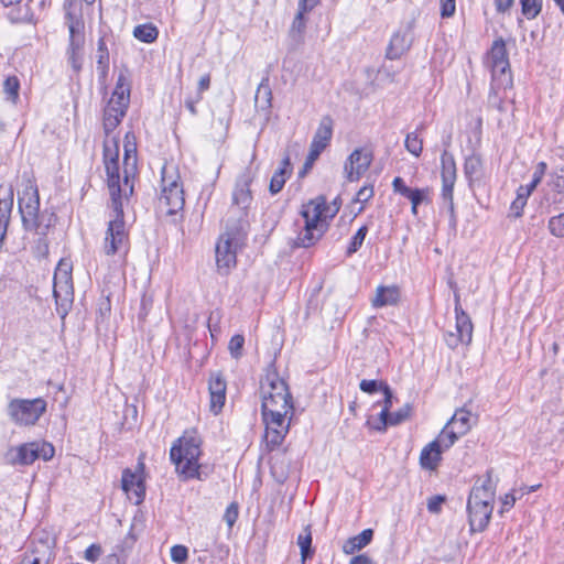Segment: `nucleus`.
<instances>
[{"label":"nucleus","instance_id":"1","mask_svg":"<svg viewBox=\"0 0 564 564\" xmlns=\"http://www.w3.org/2000/svg\"><path fill=\"white\" fill-rule=\"evenodd\" d=\"M282 380L280 379L276 367V355L274 359L268 365L264 376L260 380V394H261V412L262 421L265 426L264 430V444L270 454L276 453L279 458L280 446L282 444V413L275 406L278 404L276 398L282 395ZM274 455H271L269 463L271 464L272 475L278 473L276 463H273Z\"/></svg>","mask_w":564,"mask_h":564},{"label":"nucleus","instance_id":"2","mask_svg":"<svg viewBox=\"0 0 564 564\" xmlns=\"http://www.w3.org/2000/svg\"><path fill=\"white\" fill-rule=\"evenodd\" d=\"M105 167L110 194L109 207L112 209V213L105 232L104 251L107 256H113L120 252L126 253L129 249V234L124 224V195L121 193L118 152L115 153V156L108 158L107 150L105 151Z\"/></svg>","mask_w":564,"mask_h":564},{"label":"nucleus","instance_id":"3","mask_svg":"<svg viewBox=\"0 0 564 564\" xmlns=\"http://www.w3.org/2000/svg\"><path fill=\"white\" fill-rule=\"evenodd\" d=\"M339 212V206H330L324 196H318L306 205H303L302 217L304 230L294 240V247L307 248L314 245L324 235L328 227V220Z\"/></svg>","mask_w":564,"mask_h":564},{"label":"nucleus","instance_id":"4","mask_svg":"<svg viewBox=\"0 0 564 564\" xmlns=\"http://www.w3.org/2000/svg\"><path fill=\"white\" fill-rule=\"evenodd\" d=\"M247 220H239L235 224L227 221L225 231L219 236L216 243V264L223 275H227L237 264V252L247 239Z\"/></svg>","mask_w":564,"mask_h":564},{"label":"nucleus","instance_id":"5","mask_svg":"<svg viewBox=\"0 0 564 564\" xmlns=\"http://www.w3.org/2000/svg\"><path fill=\"white\" fill-rule=\"evenodd\" d=\"M200 453L199 437L187 432L171 447V460L184 479L199 478L198 458Z\"/></svg>","mask_w":564,"mask_h":564},{"label":"nucleus","instance_id":"6","mask_svg":"<svg viewBox=\"0 0 564 564\" xmlns=\"http://www.w3.org/2000/svg\"><path fill=\"white\" fill-rule=\"evenodd\" d=\"M161 184L162 191L158 203L159 209L166 215H175L183 210L185 198L180 175L163 167Z\"/></svg>","mask_w":564,"mask_h":564},{"label":"nucleus","instance_id":"7","mask_svg":"<svg viewBox=\"0 0 564 564\" xmlns=\"http://www.w3.org/2000/svg\"><path fill=\"white\" fill-rule=\"evenodd\" d=\"M47 403L43 398L11 399L7 406L9 419L19 426H33L46 412Z\"/></svg>","mask_w":564,"mask_h":564},{"label":"nucleus","instance_id":"8","mask_svg":"<svg viewBox=\"0 0 564 564\" xmlns=\"http://www.w3.org/2000/svg\"><path fill=\"white\" fill-rule=\"evenodd\" d=\"M55 449L47 442H30L19 446L10 447L4 459L10 465L28 466L33 464L37 458L50 460L54 456Z\"/></svg>","mask_w":564,"mask_h":564},{"label":"nucleus","instance_id":"9","mask_svg":"<svg viewBox=\"0 0 564 564\" xmlns=\"http://www.w3.org/2000/svg\"><path fill=\"white\" fill-rule=\"evenodd\" d=\"M488 64L494 82L502 87H508L512 84L508 52L502 37L494 41L488 53Z\"/></svg>","mask_w":564,"mask_h":564},{"label":"nucleus","instance_id":"10","mask_svg":"<svg viewBox=\"0 0 564 564\" xmlns=\"http://www.w3.org/2000/svg\"><path fill=\"white\" fill-rule=\"evenodd\" d=\"M417 17L419 13L413 12L411 19L392 34L386 51L387 58L398 59L410 50L414 41V29Z\"/></svg>","mask_w":564,"mask_h":564},{"label":"nucleus","instance_id":"11","mask_svg":"<svg viewBox=\"0 0 564 564\" xmlns=\"http://www.w3.org/2000/svg\"><path fill=\"white\" fill-rule=\"evenodd\" d=\"M253 180V173L250 169H246L238 177L232 192V205L230 214L238 216V220H245L247 209L252 202L250 184Z\"/></svg>","mask_w":564,"mask_h":564},{"label":"nucleus","instance_id":"12","mask_svg":"<svg viewBox=\"0 0 564 564\" xmlns=\"http://www.w3.org/2000/svg\"><path fill=\"white\" fill-rule=\"evenodd\" d=\"M319 2L321 0H299L297 10L289 31V37L293 47H296L303 42L306 26V13L312 11Z\"/></svg>","mask_w":564,"mask_h":564},{"label":"nucleus","instance_id":"13","mask_svg":"<svg viewBox=\"0 0 564 564\" xmlns=\"http://www.w3.org/2000/svg\"><path fill=\"white\" fill-rule=\"evenodd\" d=\"M22 226L26 231H32L37 236H47L48 230L54 227L56 215L47 209H35L31 216L21 215Z\"/></svg>","mask_w":564,"mask_h":564},{"label":"nucleus","instance_id":"14","mask_svg":"<svg viewBox=\"0 0 564 564\" xmlns=\"http://www.w3.org/2000/svg\"><path fill=\"white\" fill-rule=\"evenodd\" d=\"M372 161V154L364 149H356L348 156L344 171L349 182L358 181L369 169Z\"/></svg>","mask_w":564,"mask_h":564},{"label":"nucleus","instance_id":"15","mask_svg":"<svg viewBox=\"0 0 564 564\" xmlns=\"http://www.w3.org/2000/svg\"><path fill=\"white\" fill-rule=\"evenodd\" d=\"M137 169V148L134 143L127 142L124 144L123 158V177H120L121 193L124 198L133 194V176Z\"/></svg>","mask_w":564,"mask_h":564},{"label":"nucleus","instance_id":"16","mask_svg":"<svg viewBox=\"0 0 564 564\" xmlns=\"http://www.w3.org/2000/svg\"><path fill=\"white\" fill-rule=\"evenodd\" d=\"M18 207L21 215L28 216L40 208V195L35 181L25 178L22 182V188L18 191Z\"/></svg>","mask_w":564,"mask_h":564},{"label":"nucleus","instance_id":"17","mask_svg":"<svg viewBox=\"0 0 564 564\" xmlns=\"http://www.w3.org/2000/svg\"><path fill=\"white\" fill-rule=\"evenodd\" d=\"M73 265L67 259H62L54 272V296L56 299L61 296L68 297L73 294V278H72Z\"/></svg>","mask_w":564,"mask_h":564},{"label":"nucleus","instance_id":"18","mask_svg":"<svg viewBox=\"0 0 564 564\" xmlns=\"http://www.w3.org/2000/svg\"><path fill=\"white\" fill-rule=\"evenodd\" d=\"M54 542L50 536L45 539H33L31 549L24 556L30 558L33 564H50L54 560Z\"/></svg>","mask_w":564,"mask_h":564},{"label":"nucleus","instance_id":"19","mask_svg":"<svg viewBox=\"0 0 564 564\" xmlns=\"http://www.w3.org/2000/svg\"><path fill=\"white\" fill-rule=\"evenodd\" d=\"M333 119L329 116H324L315 131L313 140L310 145V151L321 155V153L328 147L333 135Z\"/></svg>","mask_w":564,"mask_h":564},{"label":"nucleus","instance_id":"20","mask_svg":"<svg viewBox=\"0 0 564 564\" xmlns=\"http://www.w3.org/2000/svg\"><path fill=\"white\" fill-rule=\"evenodd\" d=\"M117 99H109L104 109V130L106 135H109L124 118L129 105L117 104Z\"/></svg>","mask_w":564,"mask_h":564},{"label":"nucleus","instance_id":"21","mask_svg":"<svg viewBox=\"0 0 564 564\" xmlns=\"http://www.w3.org/2000/svg\"><path fill=\"white\" fill-rule=\"evenodd\" d=\"M96 70L98 75V83L100 87L106 90L107 89V79L109 74V48L107 46V40L105 36H100L97 41V51H96Z\"/></svg>","mask_w":564,"mask_h":564},{"label":"nucleus","instance_id":"22","mask_svg":"<svg viewBox=\"0 0 564 564\" xmlns=\"http://www.w3.org/2000/svg\"><path fill=\"white\" fill-rule=\"evenodd\" d=\"M210 411L218 414L226 400V381L220 373H214L209 379Z\"/></svg>","mask_w":564,"mask_h":564},{"label":"nucleus","instance_id":"23","mask_svg":"<svg viewBox=\"0 0 564 564\" xmlns=\"http://www.w3.org/2000/svg\"><path fill=\"white\" fill-rule=\"evenodd\" d=\"M492 509V505L471 506L467 503L469 525L473 532H480L486 529L491 518Z\"/></svg>","mask_w":564,"mask_h":564},{"label":"nucleus","instance_id":"24","mask_svg":"<svg viewBox=\"0 0 564 564\" xmlns=\"http://www.w3.org/2000/svg\"><path fill=\"white\" fill-rule=\"evenodd\" d=\"M122 489L127 492V495H133L135 498V503H140L144 498V485L142 479L132 473L130 469H126L122 473Z\"/></svg>","mask_w":564,"mask_h":564},{"label":"nucleus","instance_id":"25","mask_svg":"<svg viewBox=\"0 0 564 564\" xmlns=\"http://www.w3.org/2000/svg\"><path fill=\"white\" fill-rule=\"evenodd\" d=\"M494 486L490 477L480 486H475L469 495L467 503L471 506L492 505L494 501Z\"/></svg>","mask_w":564,"mask_h":564},{"label":"nucleus","instance_id":"26","mask_svg":"<svg viewBox=\"0 0 564 564\" xmlns=\"http://www.w3.org/2000/svg\"><path fill=\"white\" fill-rule=\"evenodd\" d=\"M455 314L456 330L462 339V344H469L473 337V324L468 314L460 307L458 296H456Z\"/></svg>","mask_w":564,"mask_h":564},{"label":"nucleus","instance_id":"27","mask_svg":"<svg viewBox=\"0 0 564 564\" xmlns=\"http://www.w3.org/2000/svg\"><path fill=\"white\" fill-rule=\"evenodd\" d=\"M444 449L438 445V442L432 441L423 447L420 455V464L422 468L434 470L442 459Z\"/></svg>","mask_w":564,"mask_h":564},{"label":"nucleus","instance_id":"28","mask_svg":"<svg viewBox=\"0 0 564 564\" xmlns=\"http://www.w3.org/2000/svg\"><path fill=\"white\" fill-rule=\"evenodd\" d=\"M400 292L397 286H378L376 296L372 299L373 307H383L398 303Z\"/></svg>","mask_w":564,"mask_h":564},{"label":"nucleus","instance_id":"29","mask_svg":"<svg viewBox=\"0 0 564 564\" xmlns=\"http://www.w3.org/2000/svg\"><path fill=\"white\" fill-rule=\"evenodd\" d=\"M131 84L127 70H121L118 75L117 84L110 99H117V104H130Z\"/></svg>","mask_w":564,"mask_h":564},{"label":"nucleus","instance_id":"30","mask_svg":"<svg viewBox=\"0 0 564 564\" xmlns=\"http://www.w3.org/2000/svg\"><path fill=\"white\" fill-rule=\"evenodd\" d=\"M373 538L372 529H365L359 534L349 538L343 545V552L346 554H354L357 551L367 546Z\"/></svg>","mask_w":564,"mask_h":564},{"label":"nucleus","instance_id":"31","mask_svg":"<svg viewBox=\"0 0 564 564\" xmlns=\"http://www.w3.org/2000/svg\"><path fill=\"white\" fill-rule=\"evenodd\" d=\"M471 412L465 408L456 410L451 420L447 422L448 425L456 429L458 433L465 435L471 429Z\"/></svg>","mask_w":564,"mask_h":564},{"label":"nucleus","instance_id":"32","mask_svg":"<svg viewBox=\"0 0 564 564\" xmlns=\"http://www.w3.org/2000/svg\"><path fill=\"white\" fill-rule=\"evenodd\" d=\"M456 180H442V199L444 205L447 208V212L449 213L451 220L453 223L456 221L455 218V210H454V185Z\"/></svg>","mask_w":564,"mask_h":564},{"label":"nucleus","instance_id":"33","mask_svg":"<svg viewBox=\"0 0 564 564\" xmlns=\"http://www.w3.org/2000/svg\"><path fill=\"white\" fill-rule=\"evenodd\" d=\"M482 162L479 155L473 154L466 158L464 173L469 182L479 180L481 176Z\"/></svg>","mask_w":564,"mask_h":564},{"label":"nucleus","instance_id":"34","mask_svg":"<svg viewBox=\"0 0 564 564\" xmlns=\"http://www.w3.org/2000/svg\"><path fill=\"white\" fill-rule=\"evenodd\" d=\"M133 36L143 43H153L159 36V30L152 23L137 25Z\"/></svg>","mask_w":564,"mask_h":564},{"label":"nucleus","instance_id":"35","mask_svg":"<svg viewBox=\"0 0 564 564\" xmlns=\"http://www.w3.org/2000/svg\"><path fill=\"white\" fill-rule=\"evenodd\" d=\"M459 436H463V434L458 433L456 429L446 423L437 438L434 441L438 442V445L446 451L455 444Z\"/></svg>","mask_w":564,"mask_h":564},{"label":"nucleus","instance_id":"36","mask_svg":"<svg viewBox=\"0 0 564 564\" xmlns=\"http://www.w3.org/2000/svg\"><path fill=\"white\" fill-rule=\"evenodd\" d=\"M382 392H383V395H384V400H383V408L380 412V415H379V424L378 425H375L373 429L377 430V431H384L386 427H387V417L388 415L390 414V408L392 406V391L391 389L389 388V386H383L382 387Z\"/></svg>","mask_w":564,"mask_h":564},{"label":"nucleus","instance_id":"37","mask_svg":"<svg viewBox=\"0 0 564 564\" xmlns=\"http://www.w3.org/2000/svg\"><path fill=\"white\" fill-rule=\"evenodd\" d=\"M297 545L301 550V557L302 561L305 562L307 558H310L313 554L312 550V532L310 527H305L302 532L297 536Z\"/></svg>","mask_w":564,"mask_h":564},{"label":"nucleus","instance_id":"38","mask_svg":"<svg viewBox=\"0 0 564 564\" xmlns=\"http://www.w3.org/2000/svg\"><path fill=\"white\" fill-rule=\"evenodd\" d=\"M442 180H456V164L453 154L443 151L441 155Z\"/></svg>","mask_w":564,"mask_h":564},{"label":"nucleus","instance_id":"39","mask_svg":"<svg viewBox=\"0 0 564 564\" xmlns=\"http://www.w3.org/2000/svg\"><path fill=\"white\" fill-rule=\"evenodd\" d=\"M270 101H271L270 87H269L268 83L262 82L258 86V89L256 91V96H254L256 106L261 109H265L270 106Z\"/></svg>","mask_w":564,"mask_h":564},{"label":"nucleus","instance_id":"40","mask_svg":"<svg viewBox=\"0 0 564 564\" xmlns=\"http://www.w3.org/2000/svg\"><path fill=\"white\" fill-rule=\"evenodd\" d=\"M522 14L531 20L536 18L542 10V0H520Z\"/></svg>","mask_w":564,"mask_h":564},{"label":"nucleus","instance_id":"41","mask_svg":"<svg viewBox=\"0 0 564 564\" xmlns=\"http://www.w3.org/2000/svg\"><path fill=\"white\" fill-rule=\"evenodd\" d=\"M404 145L405 149L414 156L421 155L423 150V141L416 131L406 134Z\"/></svg>","mask_w":564,"mask_h":564},{"label":"nucleus","instance_id":"42","mask_svg":"<svg viewBox=\"0 0 564 564\" xmlns=\"http://www.w3.org/2000/svg\"><path fill=\"white\" fill-rule=\"evenodd\" d=\"M412 412L411 404L406 403L401 409L392 412L387 417V425H398L410 417Z\"/></svg>","mask_w":564,"mask_h":564},{"label":"nucleus","instance_id":"43","mask_svg":"<svg viewBox=\"0 0 564 564\" xmlns=\"http://www.w3.org/2000/svg\"><path fill=\"white\" fill-rule=\"evenodd\" d=\"M530 197L529 194H525V192H522L521 188L518 187L517 189V197L511 203L510 212L514 217H521L523 213V208L527 205L528 198Z\"/></svg>","mask_w":564,"mask_h":564},{"label":"nucleus","instance_id":"44","mask_svg":"<svg viewBox=\"0 0 564 564\" xmlns=\"http://www.w3.org/2000/svg\"><path fill=\"white\" fill-rule=\"evenodd\" d=\"M20 82L15 76H9L3 83V90L8 99L15 102L19 98Z\"/></svg>","mask_w":564,"mask_h":564},{"label":"nucleus","instance_id":"45","mask_svg":"<svg viewBox=\"0 0 564 564\" xmlns=\"http://www.w3.org/2000/svg\"><path fill=\"white\" fill-rule=\"evenodd\" d=\"M368 232V227L361 226L357 232L352 236L350 243L347 248V256H351L352 253L357 252L358 249L362 246L365 238Z\"/></svg>","mask_w":564,"mask_h":564},{"label":"nucleus","instance_id":"46","mask_svg":"<svg viewBox=\"0 0 564 564\" xmlns=\"http://www.w3.org/2000/svg\"><path fill=\"white\" fill-rule=\"evenodd\" d=\"M547 228L550 232L558 238L564 237V212L550 218Z\"/></svg>","mask_w":564,"mask_h":564},{"label":"nucleus","instance_id":"47","mask_svg":"<svg viewBox=\"0 0 564 564\" xmlns=\"http://www.w3.org/2000/svg\"><path fill=\"white\" fill-rule=\"evenodd\" d=\"M549 185L558 194H564V167H558L550 174Z\"/></svg>","mask_w":564,"mask_h":564},{"label":"nucleus","instance_id":"48","mask_svg":"<svg viewBox=\"0 0 564 564\" xmlns=\"http://www.w3.org/2000/svg\"><path fill=\"white\" fill-rule=\"evenodd\" d=\"M245 337L242 335H234L229 341L228 349L232 358L238 359L242 356Z\"/></svg>","mask_w":564,"mask_h":564},{"label":"nucleus","instance_id":"49","mask_svg":"<svg viewBox=\"0 0 564 564\" xmlns=\"http://www.w3.org/2000/svg\"><path fill=\"white\" fill-rule=\"evenodd\" d=\"M32 252L36 258H46L48 256V240L46 236H39L32 248Z\"/></svg>","mask_w":564,"mask_h":564},{"label":"nucleus","instance_id":"50","mask_svg":"<svg viewBox=\"0 0 564 564\" xmlns=\"http://www.w3.org/2000/svg\"><path fill=\"white\" fill-rule=\"evenodd\" d=\"M188 557V550L186 546L176 544L171 547V558L177 564H184Z\"/></svg>","mask_w":564,"mask_h":564},{"label":"nucleus","instance_id":"51","mask_svg":"<svg viewBox=\"0 0 564 564\" xmlns=\"http://www.w3.org/2000/svg\"><path fill=\"white\" fill-rule=\"evenodd\" d=\"M239 516V506L237 502H231L224 514V520L228 524L229 529L234 527Z\"/></svg>","mask_w":564,"mask_h":564},{"label":"nucleus","instance_id":"52","mask_svg":"<svg viewBox=\"0 0 564 564\" xmlns=\"http://www.w3.org/2000/svg\"><path fill=\"white\" fill-rule=\"evenodd\" d=\"M429 194V188H414L411 191L406 198L411 200L412 205H420L425 199H427Z\"/></svg>","mask_w":564,"mask_h":564},{"label":"nucleus","instance_id":"53","mask_svg":"<svg viewBox=\"0 0 564 564\" xmlns=\"http://www.w3.org/2000/svg\"><path fill=\"white\" fill-rule=\"evenodd\" d=\"M269 191L272 195L282 191V165L275 170L270 182Z\"/></svg>","mask_w":564,"mask_h":564},{"label":"nucleus","instance_id":"54","mask_svg":"<svg viewBox=\"0 0 564 564\" xmlns=\"http://www.w3.org/2000/svg\"><path fill=\"white\" fill-rule=\"evenodd\" d=\"M441 17L452 18L456 11V0H440Z\"/></svg>","mask_w":564,"mask_h":564},{"label":"nucleus","instance_id":"55","mask_svg":"<svg viewBox=\"0 0 564 564\" xmlns=\"http://www.w3.org/2000/svg\"><path fill=\"white\" fill-rule=\"evenodd\" d=\"M102 554V549L99 544L89 545L84 553V558L90 563H96Z\"/></svg>","mask_w":564,"mask_h":564},{"label":"nucleus","instance_id":"56","mask_svg":"<svg viewBox=\"0 0 564 564\" xmlns=\"http://www.w3.org/2000/svg\"><path fill=\"white\" fill-rule=\"evenodd\" d=\"M386 386L382 382H378L377 380H361L359 383V388L361 391L366 393H375L379 390H382V387Z\"/></svg>","mask_w":564,"mask_h":564},{"label":"nucleus","instance_id":"57","mask_svg":"<svg viewBox=\"0 0 564 564\" xmlns=\"http://www.w3.org/2000/svg\"><path fill=\"white\" fill-rule=\"evenodd\" d=\"M375 194L372 185L362 186L356 194L355 200L361 204L367 203Z\"/></svg>","mask_w":564,"mask_h":564},{"label":"nucleus","instance_id":"58","mask_svg":"<svg viewBox=\"0 0 564 564\" xmlns=\"http://www.w3.org/2000/svg\"><path fill=\"white\" fill-rule=\"evenodd\" d=\"M283 402H284V408H289L292 411L290 416H289V410L284 411V420L288 417L289 421L291 422L292 419H293V415H294V402H293L292 394L289 392V388H288V386L285 383H284V399H283Z\"/></svg>","mask_w":564,"mask_h":564},{"label":"nucleus","instance_id":"59","mask_svg":"<svg viewBox=\"0 0 564 564\" xmlns=\"http://www.w3.org/2000/svg\"><path fill=\"white\" fill-rule=\"evenodd\" d=\"M318 154H316L315 152H312L310 151L307 156H306V160L303 164V167L299 171V177H304L308 171L313 167L315 161L318 159Z\"/></svg>","mask_w":564,"mask_h":564},{"label":"nucleus","instance_id":"60","mask_svg":"<svg viewBox=\"0 0 564 564\" xmlns=\"http://www.w3.org/2000/svg\"><path fill=\"white\" fill-rule=\"evenodd\" d=\"M521 497L518 489H513L511 492L506 494L502 498V509L501 512L509 510L513 507L516 500Z\"/></svg>","mask_w":564,"mask_h":564},{"label":"nucleus","instance_id":"61","mask_svg":"<svg viewBox=\"0 0 564 564\" xmlns=\"http://www.w3.org/2000/svg\"><path fill=\"white\" fill-rule=\"evenodd\" d=\"M445 501L443 496H433L427 500V510L432 513H438L442 505Z\"/></svg>","mask_w":564,"mask_h":564},{"label":"nucleus","instance_id":"62","mask_svg":"<svg viewBox=\"0 0 564 564\" xmlns=\"http://www.w3.org/2000/svg\"><path fill=\"white\" fill-rule=\"evenodd\" d=\"M392 187L395 193H399L404 197H408V195L413 189V188L408 187L405 185L404 181L399 176L393 180Z\"/></svg>","mask_w":564,"mask_h":564},{"label":"nucleus","instance_id":"63","mask_svg":"<svg viewBox=\"0 0 564 564\" xmlns=\"http://www.w3.org/2000/svg\"><path fill=\"white\" fill-rule=\"evenodd\" d=\"M68 54V62L72 66V68L78 73L82 69L83 66V56L82 53L76 52H67Z\"/></svg>","mask_w":564,"mask_h":564},{"label":"nucleus","instance_id":"64","mask_svg":"<svg viewBox=\"0 0 564 564\" xmlns=\"http://www.w3.org/2000/svg\"><path fill=\"white\" fill-rule=\"evenodd\" d=\"M546 163L545 162H540L536 167H535V171L533 173V176H532V181L535 183V184H540L545 172H546Z\"/></svg>","mask_w":564,"mask_h":564}]
</instances>
